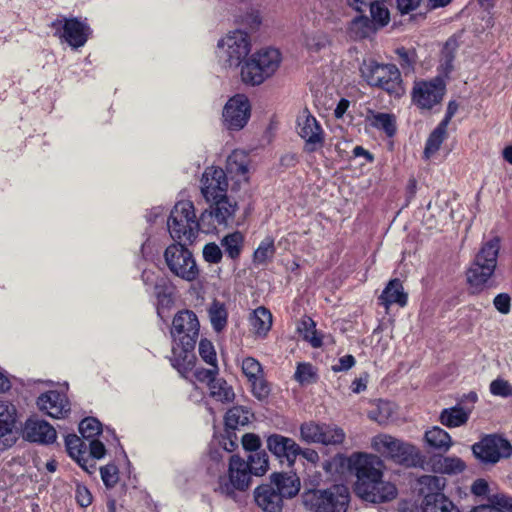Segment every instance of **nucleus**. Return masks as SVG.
<instances>
[{
  "label": "nucleus",
  "instance_id": "48",
  "mask_svg": "<svg viewBox=\"0 0 512 512\" xmlns=\"http://www.w3.org/2000/svg\"><path fill=\"white\" fill-rule=\"evenodd\" d=\"M241 370L248 381L264 375L261 363L251 356L242 359Z\"/></svg>",
  "mask_w": 512,
  "mask_h": 512
},
{
  "label": "nucleus",
  "instance_id": "33",
  "mask_svg": "<svg viewBox=\"0 0 512 512\" xmlns=\"http://www.w3.org/2000/svg\"><path fill=\"white\" fill-rule=\"evenodd\" d=\"M370 125L383 131L387 137H393L396 134V118L393 114L377 112L374 113Z\"/></svg>",
  "mask_w": 512,
  "mask_h": 512
},
{
  "label": "nucleus",
  "instance_id": "13",
  "mask_svg": "<svg viewBox=\"0 0 512 512\" xmlns=\"http://www.w3.org/2000/svg\"><path fill=\"white\" fill-rule=\"evenodd\" d=\"M50 27L53 29L55 37L74 49L84 46L92 34L90 26L77 17L60 16L51 22Z\"/></svg>",
  "mask_w": 512,
  "mask_h": 512
},
{
  "label": "nucleus",
  "instance_id": "60",
  "mask_svg": "<svg viewBox=\"0 0 512 512\" xmlns=\"http://www.w3.org/2000/svg\"><path fill=\"white\" fill-rule=\"evenodd\" d=\"M75 499L79 506L88 507L92 503V494L85 485L77 484Z\"/></svg>",
  "mask_w": 512,
  "mask_h": 512
},
{
  "label": "nucleus",
  "instance_id": "31",
  "mask_svg": "<svg viewBox=\"0 0 512 512\" xmlns=\"http://www.w3.org/2000/svg\"><path fill=\"white\" fill-rule=\"evenodd\" d=\"M208 388L210 396L216 401L230 403L235 399V393L232 386L229 385L224 378H219L217 376Z\"/></svg>",
  "mask_w": 512,
  "mask_h": 512
},
{
  "label": "nucleus",
  "instance_id": "58",
  "mask_svg": "<svg viewBox=\"0 0 512 512\" xmlns=\"http://www.w3.org/2000/svg\"><path fill=\"white\" fill-rule=\"evenodd\" d=\"M203 258L206 262L217 264L222 259V251L216 243H208L203 248Z\"/></svg>",
  "mask_w": 512,
  "mask_h": 512
},
{
  "label": "nucleus",
  "instance_id": "5",
  "mask_svg": "<svg viewBox=\"0 0 512 512\" xmlns=\"http://www.w3.org/2000/svg\"><path fill=\"white\" fill-rule=\"evenodd\" d=\"M200 218H196L191 201H179L172 208L167 220L171 238L175 242L193 243L200 229Z\"/></svg>",
  "mask_w": 512,
  "mask_h": 512
},
{
  "label": "nucleus",
  "instance_id": "18",
  "mask_svg": "<svg viewBox=\"0 0 512 512\" xmlns=\"http://www.w3.org/2000/svg\"><path fill=\"white\" fill-rule=\"evenodd\" d=\"M298 135L305 141L304 151L314 153L325 143L324 131L316 118L305 109L297 117Z\"/></svg>",
  "mask_w": 512,
  "mask_h": 512
},
{
  "label": "nucleus",
  "instance_id": "10",
  "mask_svg": "<svg viewBox=\"0 0 512 512\" xmlns=\"http://www.w3.org/2000/svg\"><path fill=\"white\" fill-rule=\"evenodd\" d=\"M189 243L174 242L164 251V259L171 273L183 280L192 282L199 277V269L192 252L186 247Z\"/></svg>",
  "mask_w": 512,
  "mask_h": 512
},
{
  "label": "nucleus",
  "instance_id": "29",
  "mask_svg": "<svg viewBox=\"0 0 512 512\" xmlns=\"http://www.w3.org/2000/svg\"><path fill=\"white\" fill-rule=\"evenodd\" d=\"M471 410H465L457 404L454 407L443 409L440 414V422L449 428L459 427L469 419Z\"/></svg>",
  "mask_w": 512,
  "mask_h": 512
},
{
  "label": "nucleus",
  "instance_id": "63",
  "mask_svg": "<svg viewBox=\"0 0 512 512\" xmlns=\"http://www.w3.org/2000/svg\"><path fill=\"white\" fill-rule=\"evenodd\" d=\"M489 491V484L483 478L476 479L471 485V493L475 496H487Z\"/></svg>",
  "mask_w": 512,
  "mask_h": 512
},
{
  "label": "nucleus",
  "instance_id": "17",
  "mask_svg": "<svg viewBox=\"0 0 512 512\" xmlns=\"http://www.w3.org/2000/svg\"><path fill=\"white\" fill-rule=\"evenodd\" d=\"M370 17L361 14L356 16L350 24V30L356 38L365 39L375 35L380 29L388 25L390 12L388 9H369Z\"/></svg>",
  "mask_w": 512,
  "mask_h": 512
},
{
  "label": "nucleus",
  "instance_id": "43",
  "mask_svg": "<svg viewBox=\"0 0 512 512\" xmlns=\"http://www.w3.org/2000/svg\"><path fill=\"white\" fill-rule=\"evenodd\" d=\"M322 424L314 421L304 422L300 425V439L301 441L311 444H320Z\"/></svg>",
  "mask_w": 512,
  "mask_h": 512
},
{
  "label": "nucleus",
  "instance_id": "14",
  "mask_svg": "<svg viewBox=\"0 0 512 512\" xmlns=\"http://www.w3.org/2000/svg\"><path fill=\"white\" fill-rule=\"evenodd\" d=\"M218 48L229 67H239L251 51V40L247 32L235 30L218 42Z\"/></svg>",
  "mask_w": 512,
  "mask_h": 512
},
{
  "label": "nucleus",
  "instance_id": "52",
  "mask_svg": "<svg viewBox=\"0 0 512 512\" xmlns=\"http://www.w3.org/2000/svg\"><path fill=\"white\" fill-rule=\"evenodd\" d=\"M210 368L197 367L193 375L200 383H205L208 387L213 383L214 379L219 375L218 364L210 365Z\"/></svg>",
  "mask_w": 512,
  "mask_h": 512
},
{
  "label": "nucleus",
  "instance_id": "11",
  "mask_svg": "<svg viewBox=\"0 0 512 512\" xmlns=\"http://www.w3.org/2000/svg\"><path fill=\"white\" fill-rule=\"evenodd\" d=\"M472 454L482 466H493L512 456V445L504 437L488 434L471 446Z\"/></svg>",
  "mask_w": 512,
  "mask_h": 512
},
{
  "label": "nucleus",
  "instance_id": "47",
  "mask_svg": "<svg viewBox=\"0 0 512 512\" xmlns=\"http://www.w3.org/2000/svg\"><path fill=\"white\" fill-rule=\"evenodd\" d=\"M79 432L85 439L94 438L101 434L102 424L95 417H86L79 423Z\"/></svg>",
  "mask_w": 512,
  "mask_h": 512
},
{
  "label": "nucleus",
  "instance_id": "6",
  "mask_svg": "<svg viewBox=\"0 0 512 512\" xmlns=\"http://www.w3.org/2000/svg\"><path fill=\"white\" fill-rule=\"evenodd\" d=\"M281 63L277 49L267 48L252 54L241 66V79L245 84L258 86L272 77Z\"/></svg>",
  "mask_w": 512,
  "mask_h": 512
},
{
  "label": "nucleus",
  "instance_id": "2",
  "mask_svg": "<svg viewBox=\"0 0 512 512\" xmlns=\"http://www.w3.org/2000/svg\"><path fill=\"white\" fill-rule=\"evenodd\" d=\"M200 323L191 310L177 312L172 321L170 334L173 340L171 365L183 376L195 367V346L199 337Z\"/></svg>",
  "mask_w": 512,
  "mask_h": 512
},
{
  "label": "nucleus",
  "instance_id": "32",
  "mask_svg": "<svg viewBox=\"0 0 512 512\" xmlns=\"http://www.w3.org/2000/svg\"><path fill=\"white\" fill-rule=\"evenodd\" d=\"M208 315L214 331L221 332L227 326L228 312L224 303L214 299L208 309Z\"/></svg>",
  "mask_w": 512,
  "mask_h": 512
},
{
  "label": "nucleus",
  "instance_id": "20",
  "mask_svg": "<svg viewBox=\"0 0 512 512\" xmlns=\"http://www.w3.org/2000/svg\"><path fill=\"white\" fill-rule=\"evenodd\" d=\"M36 403L40 411L56 419L67 417L71 411L66 394L57 390L42 393Z\"/></svg>",
  "mask_w": 512,
  "mask_h": 512
},
{
  "label": "nucleus",
  "instance_id": "16",
  "mask_svg": "<svg viewBox=\"0 0 512 512\" xmlns=\"http://www.w3.org/2000/svg\"><path fill=\"white\" fill-rule=\"evenodd\" d=\"M251 116V104L245 94H236L229 98L223 111V126L229 131H240Z\"/></svg>",
  "mask_w": 512,
  "mask_h": 512
},
{
  "label": "nucleus",
  "instance_id": "55",
  "mask_svg": "<svg viewBox=\"0 0 512 512\" xmlns=\"http://www.w3.org/2000/svg\"><path fill=\"white\" fill-rule=\"evenodd\" d=\"M118 473V467L115 464H107L100 468L101 479L107 488H112L117 484Z\"/></svg>",
  "mask_w": 512,
  "mask_h": 512
},
{
  "label": "nucleus",
  "instance_id": "9",
  "mask_svg": "<svg viewBox=\"0 0 512 512\" xmlns=\"http://www.w3.org/2000/svg\"><path fill=\"white\" fill-rule=\"evenodd\" d=\"M303 502L311 512H346L350 493L344 485H333L304 493Z\"/></svg>",
  "mask_w": 512,
  "mask_h": 512
},
{
  "label": "nucleus",
  "instance_id": "28",
  "mask_svg": "<svg viewBox=\"0 0 512 512\" xmlns=\"http://www.w3.org/2000/svg\"><path fill=\"white\" fill-rule=\"evenodd\" d=\"M251 417L253 414L247 407L241 405L231 407L224 416L225 432L235 431L239 427L248 425Z\"/></svg>",
  "mask_w": 512,
  "mask_h": 512
},
{
  "label": "nucleus",
  "instance_id": "8",
  "mask_svg": "<svg viewBox=\"0 0 512 512\" xmlns=\"http://www.w3.org/2000/svg\"><path fill=\"white\" fill-rule=\"evenodd\" d=\"M362 77L371 87H377L390 95L401 97L405 93L401 73L394 64L364 62L360 68Z\"/></svg>",
  "mask_w": 512,
  "mask_h": 512
},
{
  "label": "nucleus",
  "instance_id": "30",
  "mask_svg": "<svg viewBox=\"0 0 512 512\" xmlns=\"http://www.w3.org/2000/svg\"><path fill=\"white\" fill-rule=\"evenodd\" d=\"M251 325L255 334L264 337L267 335L272 326V314L271 312L261 306L253 311V315L250 318Z\"/></svg>",
  "mask_w": 512,
  "mask_h": 512
},
{
  "label": "nucleus",
  "instance_id": "45",
  "mask_svg": "<svg viewBox=\"0 0 512 512\" xmlns=\"http://www.w3.org/2000/svg\"><path fill=\"white\" fill-rule=\"evenodd\" d=\"M275 254L274 240L270 237L265 238L254 251L253 261L256 264H265L268 259Z\"/></svg>",
  "mask_w": 512,
  "mask_h": 512
},
{
  "label": "nucleus",
  "instance_id": "1",
  "mask_svg": "<svg viewBox=\"0 0 512 512\" xmlns=\"http://www.w3.org/2000/svg\"><path fill=\"white\" fill-rule=\"evenodd\" d=\"M351 462L357 478L354 486L357 496L371 503H384L396 498V486L382 480L384 463L379 456L358 454Z\"/></svg>",
  "mask_w": 512,
  "mask_h": 512
},
{
  "label": "nucleus",
  "instance_id": "62",
  "mask_svg": "<svg viewBox=\"0 0 512 512\" xmlns=\"http://www.w3.org/2000/svg\"><path fill=\"white\" fill-rule=\"evenodd\" d=\"M356 363V360L353 355L348 354L341 358H339L338 362L332 365L331 370L335 373L348 371L351 369Z\"/></svg>",
  "mask_w": 512,
  "mask_h": 512
},
{
  "label": "nucleus",
  "instance_id": "24",
  "mask_svg": "<svg viewBox=\"0 0 512 512\" xmlns=\"http://www.w3.org/2000/svg\"><path fill=\"white\" fill-rule=\"evenodd\" d=\"M267 448L279 459H286L292 465L299 456L300 446L292 438L281 434H271L267 438Z\"/></svg>",
  "mask_w": 512,
  "mask_h": 512
},
{
  "label": "nucleus",
  "instance_id": "26",
  "mask_svg": "<svg viewBox=\"0 0 512 512\" xmlns=\"http://www.w3.org/2000/svg\"><path fill=\"white\" fill-rule=\"evenodd\" d=\"M378 302L386 309L393 304L405 307L408 302V294L404 291L402 281L398 278L391 279L378 297Z\"/></svg>",
  "mask_w": 512,
  "mask_h": 512
},
{
  "label": "nucleus",
  "instance_id": "25",
  "mask_svg": "<svg viewBox=\"0 0 512 512\" xmlns=\"http://www.w3.org/2000/svg\"><path fill=\"white\" fill-rule=\"evenodd\" d=\"M446 485V479L437 475H422L417 479V490L423 497L422 509L429 502H435L439 497L443 496V490Z\"/></svg>",
  "mask_w": 512,
  "mask_h": 512
},
{
  "label": "nucleus",
  "instance_id": "42",
  "mask_svg": "<svg viewBox=\"0 0 512 512\" xmlns=\"http://www.w3.org/2000/svg\"><path fill=\"white\" fill-rule=\"evenodd\" d=\"M303 44L310 52H319L329 44L328 35L323 31H315L304 35Z\"/></svg>",
  "mask_w": 512,
  "mask_h": 512
},
{
  "label": "nucleus",
  "instance_id": "59",
  "mask_svg": "<svg viewBox=\"0 0 512 512\" xmlns=\"http://www.w3.org/2000/svg\"><path fill=\"white\" fill-rule=\"evenodd\" d=\"M237 154H232L227 159V170L229 173L245 175L248 173V166L245 161H238Z\"/></svg>",
  "mask_w": 512,
  "mask_h": 512
},
{
  "label": "nucleus",
  "instance_id": "53",
  "mask_svg": "<svg viewBox=\"0 0 512 512\" xmlns=\"http://www.w3.org/2000/svg\"><path fill=\"white\" fill-rule=\"evenodd\" d=\"M199 355L202 360L208 365H214L217 363V355L212 342L208 339H201L199 342Z\"/></svg>",
  "mask_w": 512,
  "mask_h": 512
},
{
  "label": "nucleus",
  "instance_id": "27",
  "mask_svg": "<svg viewBox=\"0 0 512 512\" xmlns=\"http://www.w3.org/2000/svg\"><path fill=\"white\" fill-rule=\"evenodd\" d=\"M424 440L430 450L438 451L439 453L447 452L452 445L451 436L438 426L427 430L424 435Z\"/></svg>",
  "mask_w": 512,
  "mask_h": 512
},
{
  "label": "nucleus",
  "instance_id": "44",
  "mask_svg": "<svg viewBox=\"0 0 512 512\" xmlns=\"http://www.w3.org/2000/svg\"><path fill=\"white\" fill-rule=\"evenodd\" d=\"M65 447L68 455L74 460H82L86 454V445L76 434H68L65 437Z\"/></svg>",
  "mask_w": 512,
  "mask_h": 512
},
{
  "label": "nucleus",
  "instance_id": "49",
  "mask_svg": "<svg viewBox=\"0 0 512 512\" xmlns=\"http://www.w3.org/2000/svg\"><path fill=\"white\" fill-rule=\"evenodd\" d=\"M315 326V322L311 318L307 317L302 320L299 330L304 332V338L312 345V347L318 348L322 346L323 342L322 337L318 336Z\"/></svg>",
  "mask_w": 512,
  "mask_h": 512
},
{
  "label": "nucleus",
  "instance_id": "7",
  "mask_svg": "<svg viewBox=\"0 0 512 512\" xmlns=\"http://www.w3.org/2000/svg\"><path fill=\"white\" fill-rule=\"evenodd\" d=\"M372 447L385 458L406 467H417L424 463V456L415 445L391 435L375 436L372 440Z\"/></svg>",
  "mask_w": 512,
  "mask_h": 512
},
{
  "label": "nucleus",
  "instance_id": "39",
  "mask_svg": "<svg viewBox=\"0 0 512 512\" xmlns=\"http://www.w3.org/2000/svg\"><path fill=\"white\" fill-rule=\"evenodd\" d=\"M245 461L252 470V474L256 477L265 475L269 470V457L265 450L249 454Z\"/></svg>",
  "mask_w": 512,
  "mask_h": 512
},
{
  "label": "nucleus",
  "instance_id": "46",
  "mask_svg": "<svg viewBox=\"0 0 512 512\" xmlns=\"http://www.w3.org/2000/svg\"><path fill=\"white\" fill-rule=\"evenodd\" d=\"M294 378L301 385L316 383L318 380V375L310 363H298Z\"/></svg>",
  "mask_w": 512,
  "mask_h": 512
},
{
  "label": "nucleus",
  "instance_id": "56",
  "mask_svg": "<svg viewBox=\"0 0 512 512\" xmlns=\"http://www.w3.org/2000/svg\"><path fill=\"white\" fill-rule=\"evenodd\" d=\"M490 392L494 396L508 398L512 396V385L501 378H497L490 383Z\"/></svg>",
  "mask_w": 512,
  "mask_h": 512
},
{
  "label": "nucleus",
  "instance_id": "4",
  "mask_svg": "<svg viewBox=\"0 0 512 512\" xmlns=\"http://www.w3.org/2000/svg\"><path fill=\"white\" fill-rule=\"evenodd\" d=\"M500 250V238L494 237L483 243L473 262L466 271L469 292L478 295L495 286L492 279Z\"/></svg>",
  "mask_w": 512,
  "mask_h": 512
},
{
  "label": "nucleus",
  "instance_id": "19",
  "mask_svg": "<svg viewBox=\"0 0 512 512\" xmlns=\"http://www.w3.org/2000/svg\"><path fill=\"white\" fill-rule=\"evenodd\" d=\"M228 182L222 168L208 167L201 178V193L207 202L227 195Z\"/></svg>",
  "mask_w": 512,
  "mask_h": 512
},
{
  "label": "nucleus",
  "instance_id": "38",
  "mask_svg": "<svg viewBox=\"0 0 512 512\" xmlns=\"http://www.w3.org/2000/svg\"><path fill=\"white\" fill-rule=\"evenodd\" d=\"M321 430L320 444L322 445H339L345 439L343 429L336 425L322 423Z\"/></svg>",
  "mask_w": 512,
  "mask_h": 512
},
{
  "label": "nucleus",
  "instance_id": "12",
  "mask_svg": "<svg viewBox=\"0 0 512 512\" xmlns=\"http://www.w3.org/2000/svg\"><path fill=\"white\" fill-rule=\"evenodd\" d=\"M252 470L248 463L239 455L229 459L228 478H220L217 491L222 495L235 499L236 491H246L251 485Z\"/></svg>",
  "mask_w": 512,
  "mask_h": 512
},
{
  "label": "nucleus",
  "instance_id": "15",
  "mask_svg": "<svg viewBox=\"0 0 512 512\" xmlns=\"http://www.w3.org/2000/svg\"><path fill=\"white\" fill-rule=\"evenodd\" d=\"M446 93V83L438 75L431 80L415 81L412 91V102L420 109L431 110L443 100Z\"/></svg>",
  "mask_w": 512,
  "mask_h": 512
},
{
  "label": "nucleus",
  "instance_id": "61",
  "mask_svg": "<svg viewBox=\"0 0 512 512\" xmlns=\"http://www.w3.org/2000/svg\"><path fill=\"white\" fill-rule=\"evenodd\" d=\"M493 305L501 314H508L511 310V297L507 293H500L495 296Z\"/></svg>",
  "mask_w": 512,
  "mask_h": 512
},
{
  "label": "nucleus",
  "instance_id": "21",
  "mask_svg": "<svg viewBox=\"0 0 512 512\" xmlns=\"http://www.w3.org/2000/svg\"><path fill=\"white\" fill-rule=\"evenodd\" d=\"M17 411L13 404L0 402V451L11 448L17 441L15 431Z\"/></svg>",
  "mask_w": 512,
  "mask_h": 512
},
{
  "label": "nucleus",
  "instance_id": "54",
  "mask_svg": "<svg viewBox=\"0 0 512 512\" xmlns=\"http://www.w3.org/2000/svg\"><path fill=\"white\" fill-rule=\"evenodd\" d=\"M386 1L387 0H347V3L355 11L363 13L367 8L373 10L375 7L388 9Z\"/></svg>",
  "mask_w": 512,
  "mask_h": 512
},
{
  "label": "nucleus",
  "instance_id": "51",
  "mask_svg": "<svg viewBox=\"0 0 512 512\" xmlns=\"http://www.w3.org/2000/svg\"><path fill=\"white\" fill-rule=\"evenodd\" d=\"M251 386L252 395L259 401L266 400L270 394L269 383L265 380L264 375L248 381Z\"/></svg>",
  "mask_w": 512,
  "mask_h": 512
},
{
  "label": "nucleus",
  "instance_id": "34",
  "mask_svg": "<svg viewBox=\"0 0 512 512\" xmlns=\"http://www.w3.org/2000/svg\"><path fill=\"white\" fill-rule=\"evenodd\" d=\"M457 47V40L449 38L441 51L440 69L445 77H448L454 69L453 62Z\"/></svg>",
  "mask_w": 512,
  "mask_h": 512
},
{
  "label": "nucleus",
  "instance_id": "41",
  "mask_svg": "<svg viewBox=\"0 0 512 512\" xmlns=\"http://www.w3.org/2000/svg\"><path fill=\"white\" fill-rule=\"evenodd\" d=\"M437 470L443 474L455 475L462 473L466 469L465 462L456 456L443 457L437 462Z\"/></svg>",
  "mask_w": 512,
  "mask_h": 512
},
{
  "label": "nucleus",
  "instance_id": "35",
  "mask_svg": "<svg viewBox=\"0 0 512 512\" xmlns=\"http://www.w3.org/2000/svg\"><path fill=\"white\" fill-rule=\"evenodd\" d=\"M155 295L157 298V314L162 317L164 309H170L174 303L172 289L165 280L155 284Z\"/></svg>",
  "mask_w": 512,
  "mask_h": 512
},
{
  "label": "nucleus",
  "instance_id": "57",
  "mask_svg": "<svg viewBox=\"0 0 512 512\" xmlns=\"http://www.w3.org/2000/svg\"><path fill=\"white\" fill-rule=\"evenodd\" d=\"M244 450L250 452V454L261 452V439L257 434L246 433L241 439Z\"/></svg>",
  "mask_w": 512,
  "mask_h": 512
},
{
  "label": "nucleus",
  "instance_id": "37",
  "mask_svg": "<svg viewBox=\"0 0 512 512\" xmlns=\"http://www.w3.org/2000/svg\"><path fill=\"white\" fill-rule=\"evenodd\" d=\"M244 237L241 232L235 231L226 235L222 241L221 245L223 246L225 253L231 259H237L240 256L242 246H243Z\"/></svg>",
  "mask_w": 512,
  "mask_h": 512
},
{
  "label": "nucleus",
  "instance_id": "40",
  "mask_svg": "<svg viewBox=\"0 0 512 512\" xmlns=\"http://www.w3.org/2000/svg\"><path fill=\"white\" fill-rule=\"evenodd\" d=\"M395 53L398 56V62L404 74L413 73L418 59L416 50L414 48L398 47Z\"/></svg>",
  "mask_w": 512,
  "mask_h": 512
},
{
  "label": "nucleus",
  "instance_id": "64",
  "mask_svg": "<svg viewBox=\"0 0 512 512\" xmlns=\"http://www.w3.org/2000/svg\"><path fill=\"white\" fill-rule=\"evenodd\" d=\"M89 448L90 453L88 456L91 457L92 459H102L106 454L104 444L97 439L91 440Z\"/></svg>",
  "mask_w": 512,
  "mask_h": 512
},
{
  "label": "nucleus",
  "instance_id": "36",
  "mask_svg": "<svg viewBox=\"0 0 512 512\" xmlns=\"http://www.w3.org/2000/svg\"><path fill=\"white\" fill-rule=\"evenodd\" d=\"M447 127L448 126L444 125V123H439L430 133L424 148V154L427 158L440 149L447 134Z\"/></svg>",
  "mask_w": 512,
  "mask_h": 512
},
{
  "label": "nucleus",
  "instance_id": "22",
  "mask_svg": "<svg viewBox=\"0 0 512 512\" xmlns=\"http://www.w3.org/2000/svg\"><path fill=\"white\" fill-rule=\"evenodd\" d=\"M23 437L29 442L48 445L55 442L57 433L55 428L47 421L29 418L23 428Z\"/></svg>",
  "mask_w": 512,
  "mask_h": 512
},
{
  "label": "nucleus",
  "instance_id": "23",
  "mask_svg": "<svg viewBox=\"0 0 512 512\" xmlns=\"http://www.w3.org/2000/svg\"><path fill=\"white\" fill-rule=\"evenodd\" d=\"M210 208L203 211L200 215V221L204 224L207 218H214L218 225L227 226L230 220H233L237 210V203L231 202L227 195L210 201Z\"/></svg>",
  "mask_w": 512,
  "mask_h": 512
},
{
  "label": "nucleus",
  "instance_id": "50",
  "mask_svg": "<svg viewBox=\"0 0 512 512\" xmlns=\"http://www.w3.org/2000/svg\"><path fill=\"white\" fill-rule=\"evenodd\" d=\"M423 512H461L460 509L444 494L435 502H429Z\"/></svg>",
  "mask_w": 512,
  "mask_h": 512
},
{
  "label": "nucleus",
  "instance_id": "3",
  "mask_svg": "<svg viewBox=\"0 0 512 512\" xmlns=\"http://www.w3.org/2000/svg\"><path fill=\"white\" fill-rule=\"evenodd\" d=\"M300 487V479L295 473L274 472L269 476V482L254 489V502L263 512H282L284 499L295 497Z\"/></svg>",
  "mask_w": 512,
  "mask_h": 512
}]
</instances>
